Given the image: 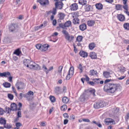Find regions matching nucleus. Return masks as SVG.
Wrapping results in <instances>:
<instances>
[{
	"instance_id": "052dcab7",
	"label": "nucleus",
	"mask_w": 129,
	"mask_h": 129,
	"mask_svg": "<svg viewBox=\"0 0 129 129\" xmlns=\"http://www.w3.org/2000/svg\"><path fill=\"white\" fill-rule=\"evenodd\" d=\"M22 104L20 103H19L18 104V106L19 107L18 110H21V108L22 106Z\"/></svg>"
},
{
	"instance_id": "c85d7f7f",
	"label": "nucleus",
	"mask_w": 129,
	"mask_h": 129,
	"mask_svg": "<svg viewBox=\"0 0 129 129\" xmlns=\"http://www.w3.org/2000/svg\"><path fill=\"white\" fill-rule=\"evenodd\" d=\"M123 27L125 29L129 30V23H125L123 25Z\"/></svg>"
},
{
	"instance_id": "0e129e2a",
	"label": "nucleus",
	"mask_w": 129,
	"mask_h": 129,
	"mask_svg": "<svg viewBox=\"0 0 129 129\" xmlns=\"http://www.w3.org/2000/svg\"><path fill=\"white\" fill-rule=\"evenodd\" d=\"M129 117V113H127L126 116L125 117V120L126 121H127L128 120Z\"/></svg>"
},
{
	"instance_id": "e2e57ef3",
	"label": "nucleus",
	"mask_w": 129,
	"mask_h": 129,
	"mask_svg": "<svg viewBox=\"0 0 129 129\" xmlns=\"http://www.w3.org/2000/svg\"><path fill=\"white\" fill-rule=\"evenodd\" d=\"M93 80L94 82V83H99V79H93Z\"/></svg>"
},
{
	"instance_id": "9b49d317",
	"label": "nucleus",
	"mask_w": 129,
	"mask_h": 129,
	"mask_svg": "<svg viewBox=\"0 0 129 129\" xmlns=\"http://www.w3.org/2000/svg\"><path fill=\"white\" fill-rule=\"evenodd\" d=\"M49 46L47 44L43 45L41 46V50L42 51H45L47 50Z\"/></svg>"
},
{
	"instance_id": "5fc2aeb1",
	"label": "nucleus",
	"mask_w": 129,
	"mask_h": 129,
	"mask_svg": "<svg viewBox=\"0 0 129 129\" xmlns=\"http://www.w3.org/2000/svg\"><path fill=\"white\" fill-rule=\"evenodd\" d=\"M21 111H19L17 113V116L18 117H21Z\"/></svg>"
},
{
	"instance_id": "a19ab883",
	"label": "nucleus",
	"mask_w": 129,
	"mask_h": 129,
	"mask_svg": "<svg viewBox=\"0 0 129 129\" xmlns=\"http://www.w3.org/2000/svg\"><path fill=\"white\" fill-rule=\"evenodd\" d=\"M93 107L95 109H99L100 108V106L98 102H96L93 105Z\"/></svg>"
},
{
	"instance_id": "1a4fd4ad",
	"label": "nucleus",
	"mask_w": 129,
	"mask_h": 129,
	"mask_svg": "<svg viewBox=\"0 0 129 129\" xmlns=\"http://www.w3.org/2000/svg\"><path fill=\"white\" fill-rule=\"evenodd\" d=\"M70 8L72 11L77 10L78 8L77 4L76 3L72 4L70 6Z\"/></svg>"
},
{
	"instance_id": "6e6d98bb",
	"label": "nucleus",
	"mask_w": 129,
	"mask_h": 129,
	"mask_svg": "<svg viewBox=\"0 0 129 129\" xmlns=\"http://www.w3.org/2000/svg\"><path fill=\"white\" fill-rule=\"evenodd\" d=\"M43 27H44L43 24H42L38 26L37 27V30H38L39 29H42Z\"/></svg>"
},
{
	"instance_id": "4d7b16f0",
	"label": "nucleus",
	"mask_w": 129,
	"mask_h": 129,
	"mask_svg": "<svg viewBox=\"0 0 129 129\" xmlns=\"http://www.w3.org/2000/svg\"><path fill=\"white\" fill-rule=\"evenodd\" d=\"M41 45L40 44H37L36 45V48L38 49H40L41 50Z\"/></svg>"
},
{
	"instance_id": "7c9ffc66",
	"label": "nucleus",
	"mask_w": 129,
	"mask_h": 129,
	"mask_svg": "<svg viewBox=\"0 0 129 129\" xmlns=\"http://www.w3.org/2000/svg\"><path fill=\"white\" fill-rule=\"evenodd\" d=\"M62 100L63 103L65 104H67L69 102V99L67 97L64 96L62 98Z\"/></svg>"
},
{
	"instance_id": "c756f323",
	"label": "nucleus",
	"mask_w": 129,
	"mask_h": 129,
	"mask_svg": "<svg viewBox=\"0 0 129 129\" xmlns=\"http://www.w3.org/2000/svg\"><path fill=\"white\" fill-rule=\"evenodd\" d=\"M103 75L106 78H108L110 77V73L107 72H105L103 73Z\"/></svg>"
},
{
	"instance_id": "13d9d810",
	"label": "nucleus",
	"mask_w": 129,
	"mask_h": 129,
	"mask_svg": "<svg viewBox=\"0 0 129 129\" xmlns=\"http://www.w3.org/2000/svg\"><path fill=\"white\" fill-rule=\"evenodd\" d=\"M46 124V122L43 121L41 123L40 125L42 126H45Z\"/></svg>"
},
{
	"instance_id": "423d86ee",
	"label": "nucleus",
	"mask_w": 129,
	"mask_h": 129,
	"mask_svg": "<svg viewBox=\"0 0 129 129\" xmlns=\"http://www.w3.org/2000/svg\"><path fill=\"white\" fill-rule=\"evenodd\" d=\"M16 86L17 89H22L24 88L25 85L23 82H19L16 83Z\"/></svg>"
},
{
	"instance_id": "393cba45",
	"label": "nucleus",
	"mask_w": 129,
	"mask_h": 129,
	"mask_svg": "<svg viewBox=\"0 0 129 129\" xmlns=\"http://www.w3.org/2000/svg\"><path fill=\"white\" fill-rule=\"evenodd\" d=\"M33 68L32 69H33L36 70H40L41 69V68L40 66L38 64H36L35 63L34 65Z\"/></svg>"
},
{
	"instance_id": "f3484780",
	"label": "nucleus",
	"mask_w": 129,
	"mask_h": 129,
	"mask_svg": "<svg viewBox=\"0 0 129 129\" xmlns=\"http://www.w3.org/2000/svg\"><path fill=\"white\" fill-rule=\"evenodd\" d=\"M80 20L78 18H73L72 21L74 24H78L80 22Z\"/></svg>"
},
{
	"instance_id": "338daca9",
	"label": "nucleus",
	"mask_w": 129,
	"mask_h": 129,
	"mask_svg": "<svg viewBox=\"0 0 129 129\" xmlns=\"http://www.w3.org/2000/svg\"><path fill=\"white\" fill-rule=\"evenodd\" d=\"M82 120L85 122H89L90 120L88 119H83Z\"/></svg>"
},
{
	"instance_id": "bb28decb",
	"label": "nucleus",
	"mask_w": 129,
	"mask_h": 129,
	"mask_svg": "<svg viewBox=\"0 0 129 129\" xmlns=\"http://www.w3.org/2000/svg\"><path fill=\"white\" fill-rule=\"evenodd\" d=\"M116 89H104V91L108 93H114Z\"/></svg>"
},
{
	"instance_id": "37998d69",
	"label": "nucleus",
	"mask_w": 129,
	"mask_h": 129,
	"mask_svg": "<svg viewBox=\"0 0 129 129\" xmlns=\"http://www.w3.org/2000/svg\"><path fill=\"white\" fill-rule=\"evenodd\" d=\"M67 108V106L66 105H63L61 107V109L62 111H65Z\"/></svg>"
},
{
	"instance_id": "a878e982",
	"label": "nucleus",
	"mask_w": 129,
	"mask_h": 129,
	"mask_svg": "<svg viewBox=\"0 0 129 129\" xmlns=\"http://www.w3.org/2000/svg\"><path fill=\"white\" fill-rule=\"evenodd\" d=\"M105 122H106V124H109V123H111L112 122H114L115 123V122L114 121L113 119L110 118L106 119L105 120Z\"/></svg>"
},
{
	"instance_id": "f704fd0d",
	"label": "nucleus",
	"mask_w": 129,
	"mask_h": 129,
	"mask_svg": "<svg viewBox=\"0 0 129 129\" xmlns=\"http://www.w3.org/2000/svg\"><path fill=\"white\" fill-rule=\"evenodd\" d=\"M6 121L4 118H0V123L1 124L5 125L6 123Z\"/></svg>"
},
{
	"instance_id": "3c124183",
	"label": "nucleus",
	"mask_w": 129,
	"mask_h": 129,
	"mask_svg": "<svg viewBox=\"0 0 129 129\" xmlns=\"http://www.w3.org/2000/svg\"><path fill=\"white\" fill-rule=\"evenodd\" d=\"M4 127L5 128L8 129H10L11 128L12 126L10 124H5L4 125Z\"/></svg>"
},
{
	"instance_id": "6e6552de",
	"label": "nucleus",
	"mask_w": 129,
	"mask_h": 129,
	"mask_svg": "<svg viewBox=\"0 0 129 129\" xmlns=\"http://www.w3.org/2000/svg\"><path fill=\"white\" fill-rule=\"evenodd\" d=\"M63 4L61 2H57L55 3V8L57 9H62Z\"/></svg>"
},
{
	"instance_id": "de8ad7c7",
	"label": "nucleus",
	"mask_w": 129,
	"mask_h": 129,
	"mask_svg": "<svg viewBox=\"0 0 129 129\" xmlns=\"http://www.w3.org/2000/svg\"><path fill=\"white\" fill-rule=\"evenodd\" d=\"M8 98L11 100H12L14 98V96L11 94H8Z\"/></svg>"
},
{
	"instance_id": "680f3d73",
	"label": "nucleus",
	"mask_w": 129,
	"mask_h": 129,
	"mask_svg": "<svg viewBox=\"0 0 129 129\" xmlns=\"http://www.w3.org/2000/svg\"><path fill=\"white\" fill-rule=\"evenodd\" d=\"M4 112V111L2 108H0V115L3 114Z\"/></svg>"
},
{
	"instance_id": "58836bf2",
	"label": "nucleus",
	"mask_w": 129,
	"mask_h": 129,
	"mask_svg": "<svg viewBox=\"0 0 129 129\" xmlns=\"http://www.w3.org/2000/svg\"><path fill=\"white\" fill-rule=\"evenodd\" d=\"M79 3L82 5H85L86 4V0H79Z\"/></svg>"
},
{
	"instance_id": "0eeeda50",
	"label": "nucleus",
	"mask_w": 129,
	"mask_h": 129,
	"mask_svg": "<svg viewBox=\"0 0 129 129\" xmlns=\"http://www.w3.org/2000/svg\"><path fill=\"white\" fill-rule=\"evenodd\" d=\"M37 1L43 6L47 5L49 3L48 0H39L38 1Z\"/></svg>"
},
{
	"instance_id": "774afa93",
	"label": "nucleus",
	"mask_w": 129,
	"mask_h": 129,
	"mask_svg": "<svg viewBox=\"0 0 129 129\" xmlns=\"http://www.w3.org/2000/svg\"><path fill=\"white\" fill-rule=\"evenodd\" d=\"M123 8L125 10H128V7L127 5L126 4L124 5L123 7Z\"/></svg>"
},
{
	"instance_id": "603ef678",
	"label": "nucleus",
	"mask_w": 129,
	"mask_h": 129,
	"mask_svg": "<svg viewBox=\"0 0 129 129\" xmlns=\"http://www.w3.org/2000/svg\"><path fill=\"white\" fill-rule=\"evenodd\" d=\"M52 13L53 15H55L56 13V8H54L53 9V11L52 12Z\"/></svg>"
},
{
	"instance_id": "4468645a",
	"label": "nucleus",
	"mask_w": 129,
	"mask_h": 129,
	"mask_svg": "<svg viewBox=\"0 0 129 129\" xmlns=\"http://www.w3.org/2000/svg\"><path fill=\"white\" fill-rule=\"evenodd\" d=\"M118 19L121 21H123L125 20V17L122 14H119L117 16Z\"/></svg>"
},
{
	"instance_id": "09e8293b",
	"label": "nucleus",
	"mask_w": 129,
	"mask_h": 129,
	"mask_svg": "<svg viewBox=\"0 0 129 129\" xmlns=\"http://www.w3.org/2000/svg\"><path fill=\"white\" fill-rule=\"evenodd\" d=\"M121 5L119 4L116 5L115 8L117 10H120L121 9Z\"/></svg>"
},
{
	"instance_id": "72a5a7b5",
	"label": "nucleus",
	"mask_w": 129,
	"mask_h": 129,
	"mask_svg": "<svg viewBox=\"0 0 129 129\" xmlns=\"http://www.w3.org/2000/svg\"><path fill=\"white\" fill-rule=\"evenodd\" d=\"M3 85L5 87L8 88L10 87L11 85L10 83L6 82L3 83Z\"/></svg>"
},
{
	"instance_id": "ea45409f",
	"label": "nucleus",
	"mask_w": 129,
	"mask_h": 129,
	"mask_svg": "<svg viewBox=\"0 0 129 129\" xmlns=\"http://www.w3.org/2000/svg\"><path fill=\"white\" fill-rule=\"evenodd\" d=\"M43 70L46 73V74L48 73V69L44 65H43L42 67Z\"/></svg>"
},
{
	"instance_id": "dca6fc26",
	"label": "nucleus",
	"mask_w": 129,
	"mask_h": 129,
	"mask_svg": "<svg viewBox=\"0 0 129 129\" xmlns=\"http://www.w3.org/2000/svg\"><path fill=\"white\" fill-rule=\"evenodd\" d=\"M80 55L83 57H86L88 56V54L87 52L82 51H81L79 52Z\"/></svg>"
},
{
	"instance_id": "8fccbe9b",
	"label": "nucleus",
	"mask_w": 129,
	"mask_h": 129,
	"mask_svg": "<svg viewBox=\"0 0 129 129\" xmlns=\"http://www.w3.org/2000/svg\"><path fill=\"white\" fill-rule=\"evenodd\" d=\"M113 85H112V88L113 89H118V87L120 86L119 84H113Z\"/></svg>"
},
{
	"instance_id": "473e14b6",
	"label": "nucleus",
	"mask_w": 129,
	"mask_h": 129,
	"mask_svg": "<svg viewBox=\"0 0 129 129\" xmlns=\"http://www.w3.org/2000/svg\"><path fill=\"white\" fill-rule=\"evenodd\" d=\"M30 63L28 64V67H29L30 68L32 69L34 67V65L35 64V63L33 61L30 60Z\"/></svg>"
},
{
	"instance_id": "b1692460",
	"label": "nucleus",
	"mask_w": 129,
	"mask_h": 129,
	"mask_svg": "<svg viewBox=\"0 0 129 129\" xmlns=\"http://www.w3.org/2000/svg\"><path fill=\"white\" fill-rule=\"evenodd\" d=\"M96 8L98 10H101L102 9L103 5L100 3H98L96 4Z\"/></svg>"
},
{
	"instance_id": "cd10ccee",
	"label": "nucleus",
	"mask_w": 129,
	"mask_h": 129,
	"mask_svg": "<svg viewBox=\"0 0 129 129\" xmlns=\"http://www.w3.org/2000/svg\"><path fill=\"white\" fill-rule=\"evenodd\" d=\"M119 69V71L121 73H123L125 71V68L122 67L121 66L118 68Z\"/></svg>"
},
{
	"instance_id": "c03bdc74",
	"label": "nucleus",
	"mask_w": 129,
	"mask_h": 129,
	"mask_svg": "<svg viewBox=\"0 0 129 129\" xmlns=\"http://www.w3.org/2000/svg\"><path fill=\"white\" fill-rule=\"evenodd\" d=\"M19 96L20 98L21 99L23 98L24 97L26 99V94H24L23 93H21L20 94Z\"/></svg>"
},
{
	"instance_id": "49530a36",
	"label": "nucleus",
	"mask_w": 129,
	"mask_h": 129,
	"mask_svg": "<svg viewBox=\"0 0 129 129\" xmlns=\"http://www.w3.org/2000/svg\"><path fill=\"white\" fill-rule=\"evenodd\" d=\"M50 99L52 102H54L55 101V98L53 96H50Z\"/></svg>"
},
{
	"instance_id": "2f4dec72",
	"label": "nucleus",
	"mask_w": 129,
	"mask_h": 129,
	"mask_svg": "<svg viewBox=\"0 0 129 129\" xmlns=\"http://www.w3.org/2000/svg\"><path fill=\"white\" fill-rule=\"evenodd\" d=\"M72 16L73 18H78L79 16V13L78 12H76L72 13Z\"/></svg>"
},
{
	"instance_id": "20e7f679",
	"label": "nucleus",
	"mask_w": 129,
	"mask_h": 129,
	"mask_svg": "<svg viewBox=\"0 0 129 129\" xmlns=\"http://www.w3.org/2000/svg\"><path fill=\"white\" fill-rule=\"evenodd\" d=\"M34 93L31 91L28 92L26 94V99L29 101L31 100L33 98V96L34 95Z\"/></svg>"
},
{
	"instance_id": "7ed1b4c3",
	"label": "nucleus",
	"mask_w": 129,
	"mask_h": 129,
	"mask_svg": "<svg viewBox=\"0 0 129 129\" xmlns=\"http://www.w3.org/2000/svg\"><path fill=\"white\" fill-rule=\"evenodd\" d=\"M74 73V68L73 67H71L69 70L68 73L66 77V79L67 80H69L73 75Z\"/></svg>"
},
{
	"instance_id": "9d476101",
	"label": "nucleus",
	"mask_w": 129,
	"mask_h": 129,
	"mask_svg": "<svg viewBox=\"0 0 129 129\" xmlns=\"http://www.w3.org/2000/svg\"><path fill=\"white\" fill-rule=\"evenodd\" d=\"M98 103L99 104V105L100 106V108H103L108 105L107 103L104 101H100Z\"/></svg>"
},
{
	"instance_id": "412c9836",
	"label": "nucleus",
	"mask_w": 129,
	"mask_h": 129,
	"mask_svg": "<svg viewBox=\"0 0 129 129\" xmlns=\"http://www.w3.org/2000/svg\"><path fill=\"white\" fill-rule=\"evenodd\" d=\"M15 25L14 24H11L9 27V30L11 32H12L15 30L16 28Z\"/></svg>"
},
{
	"instance_id": "69168bd1",
	"label": "nucleus",
	"mask_w": 129,
	"mask_h": 129,
	"mask_svg": "<svg viewBox=\"0 0 129 129\" xmlns=\"http://www.w3.org/2000/svg\"><path fill=\"white\" fill-rule=\"evenodd\" d=\"M64 117L66 118H68L69 117V116L68 114L67 113H65L63 114Z\"/></svg>"
},
{
	"instance_id": "4c0bfd02",
	"label": "nucleus",
	"mask_w": 129,
	"mask_h": 129,
	"mask_svg": "<svg viewBox=\"0 0 129 129\" xmlns=\"http://www.w3.org/2000/svg\"><path fill=\"white\" fill-rule=\"evenodd\" d=\"M83 39V37L81 36H77L76 38V41H77L79 42H81Z\"/></svg>"
},
{
	"instance_id": "39448f33",
	"label": "nucleus",
	"mask_w": 129,
	"mask_h": 129,
	"mask_svg": "<svg viewBox=\"0 0 129 129\" xmlns=\"http://www.w3.org/2000/svg\"><path fill=\"white\" fill-rule=\"evenodd\" d=\"M71 22L70 21H67L64 24L61 23L60 24V26L63 28H65L66 27H68L71 26Z\"/></svg>"
},
{
	"instance_id": "f8f14e48",
	"label": "nucleus",
	"mask_w": 129,
	"mask_h": 129,
	"mask_svg": "<svg viewBox=\"0 0 129 129\" xmlns=\"http://www.w3.org/2000/svg\"><path fill=\"white\" fill-rule=\"evenodd\" d=\"M89 56L92 59H96L97 58L96 54L94 52H91L90 53Z\"/></svg>"
},
{
	"instance_id": "6ab92c4d",
	"label": "nucleus",
	"mask_w": 129,
	"mask_h": 129,
	"mask_svg": "<svg viewBox=\"0 0 129 129\" xmlns=\"http://www.w3.org/2000/svg\"><path fill=\"white\" fill-rule=\"evenodd\" d=\"M95 21L93 20H89L87 22V24L89 26H92L95 23Z\"/></svg>"
},
{
	"instance_id": "e433bc0d",
	"label": "nucleus",
	"mask_w": 129,
	"mask_h": 129,
	"mask_svg": "<svg viewBox=\"0 0 129 129\" xmlns=\"http://www.w3.org/2000/svg\"><path fill=\"white\" fill-rule=\"evenodd\" d=\"M95 47V44L94 43H91L89 44V47L90 50H92Z\"/></svg>"
},
{
	"instance_id": "f257e3e1",
	"label": "nucleus",
	"mask_w": 129,
	"mask_h": 129,
	"mask_svg": "<svg viewBox=\"0 0 129 129\" xmlns=\"http://www.w3.org/2000/svg\"><path fill=\"white\" fill-rule=\"evenodd\" d=\"M95 91L94 89H92L90 90H85L81 95L79 99L82 102H84L87 101L89 99L90 94H92L94 96L95 95Z\"/></svg>"
},
{
	"instance_id": "ddd939ff",
	"label": "nucleus",
	"mask_w": 129,
	"mask_h": 129,
	"mask_svg": "<svg viewBox=\"0 0 129 129\" xmlns=\"http://www.w3.org/2000/svg\"><path fill=\"white\" fill-rule=\"evenodd\" d=\"M11 108L12 111H16L18 110L17 105L15 103H12L11 105Z\"/></svg>"
},
{
	"instance_id": "79ce46f5",
	"label": "nucleus",
	"mask_w": 129,
	"mask_h": 129,
	"mask_svg": "<svg viewBox=\"0 0 129 129\" xmlns=\"http://www.w3.org/2000/svg\"><path fill=\"white\" fill-rule=\"evenodd\" d=\"M21 52L19 49H18L16 50L14 52V53L16 54L17 55H19Z\"/></svg>"
},
{
	"instance_id": "aec40b11",
	"label": "nucleus",
	"mask_w": 129,
	"mask_h": 129,
	"mask_svg": "<svg viewBox=\"0 0 129 129\" xmlns=\"http://www.w3.org/2000/svg\"><path fill=\"white\" fill-rule=\"evenodd\" d=\"M79 27L81 30L82 31H84L86 28V25L85 24H82L80 25Z\"/></svg>"
},
{
	"instance_id": "f03ea898",
	"label": "nucleus",
	"mask_w": 129,
	"mask_h": 129,
	"mask_svg": "<svg viewBox=\"0 0 129 129\" xmlns=\"http://www.w3.org/2000/svg\"><path fill=\"white\" fill-rule=\"evenodd\" d=\"M62 32L64 36L66 39L69 42H70L73 40L74 38V36L72 35L70 36L66 30H63Z\"/></svg>"
},
{
	"instance_id": "a18cd8bd",
	"label": "nucleus",
	"mask_w": 129,
	"mask_h": 129,
	"mask_svg": "<svg viewBox=\"0 0 129 129\" xmlns=\"http://www.w3.org/2000/svg\"><path fill=\"white\" fill-rule=\"evenodd\" d=\"M91 6L89 5H86L85 8V9L86 11H89L90 10Z\"/></svg>"
},
{
	"instance_id": "2eb2a0df",
	"label": "nucleus",
	"mask_w": 129,
	"mask_h": 129,
	"mask_svg": "<svg viewBox=\"0 0 129 129\" xmlns=\"http://www.w3.org/2000/svg\"><path fill=\"white\" fill-rule=\"evenodd\" d=\"M10 75V73L8 72H5L3 73H0V76L5 77H7L8 76H9Z\"/></svg>"
},
{
	"instance_id": "864d4df0",
	"label": "nucleus",
	"mask_w": 129,
	"mask_h": 129,
	"mask_svg": "<svg viewBox=\"0 0 129 129\" xmlns=\"http://www.w3.org/2000/svg\"><path fill=\"white\" fill-rule=\"evenodd\" d=\"M63 68V67L62 66H60L59 67L58 69V72L59 73L61 74V71L62 70V69Z\"/></svg>"
},
{
	"instance_id": "5701e85b",
	"label": "nucleus",
	"mask_w": 129,
	"mask_h": 129,
	"mask_svg": "<svg viewBox=\"0 0 129 129\" xmlns=\"http://www.w3.org/2000/svg\"><path fill=\"white\" fill-rule=\"evenodd\" d=\"M112 85H113V84L108 83L104 86V89H113Z\"/></svg>"
},
{
	"instance_id": "a211bd4d",
	"label": "nucleus",
	"mask_w": 129,
	"mask_h": 129,
	"mask_svg": "<svg viewBox=\"0 0 129 129\" xmlns=\"http://www.w3.org/2000/svg\"><path fill=\"white\" fill-rule=\"evenodd\" d=\"M89 74L91 76H97L98 74L97 72L96 71L94 70H90L89 72Z\"/></svg>"
},
{
	"instance_id": "4be33fe9",
	"label": "nucleus",
	"mask_w": 129,
	"mask_h": 129,
	"mask_svg": "<svg viewBox=\"0 0 129 129\" xmlns=\"http://www.w3.org/2000/svg\"><path fill=\"white\" fill-rule=\"evenodd\" d=\"M30 60L27 59H25L23 60L24 64L25 66H26L27 67H28V65L30 63Z\"/></svg>"
},
{
	"instance_id": "c9c22d12",
	"label": "nucleus",
	"mask_w": 129,
	"mask_h": 129,
	"mask_svg": "<svg viewBox=\"0 0 129 129\" xmlns=\"http://www.w3.org/2000/svg\"><path fill=\"white\" fill-rule=\"evenodd\" d=\"M78 68L79 70V73H80L83 72V67H82L81 64H80L79 65Z\"/></svg>"
},
{
	"instance_id": "bf43d9fd",
	"label": "nucleus",
	"mask_w": 129,
	"mask_h": 129,
	"mask_svg": "<svg viewBox=\"0 0 129 129\" xmlns=\"http://www.w3.org/2000/svg\"><path fill=\"white\" fill-rule=\"evenodd\" d=\"M16 127L19 128L22 125V124L20 122H17L16 124Z\"/></svg>"
}]
</instances>
